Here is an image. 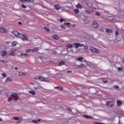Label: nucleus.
Segmentation results:
<instances>
[{
    "instance_id": "nucleus-52",
    "label": "nucleus",
    "mask_w": 124,
    "mask_h": 124,
    "mask_svg": "<svg viewBox=\"0 0 124 124\" xmlns=\"http://www.w3.org/2000/svg\"><path fill=\"white\" fill-rule=\"evenodd\" d=\"M84 49H85V50H87V49H88V46L87 45L84 46Z\"/></svg>"
},
{
    "instance_id": "nucleus-47",
    "label": "nucleus",
    "mask_w": 124,
    "mask_h": 124,
    "mask_svg": "<svg viewBox=\"0 0 124 124\" xmlns=\"http://www.w3.org/2000/svg\"><path fill=\"white\" fill-rule=\"evenodd\" d=\"M86 12L87 14H88V15L91 14V11H90L89 10H86Z\"/></svg>"
},
{
    "instance_id": "nucleus-29",
    "label": "nucleus",
    "mask_w": 124,
    "mask_h": 124,
    "mask_svg": "<svg viewBox=\"0 0 124 124\" xmlns=\"http://www.w3.org/2000/svg\"><path fill=\"white\" fill-rule=\"evenodd\" d=\"M52 54L53 55H58V52L56 50H53Z\"/></svg>"
},
{
    "instance_id": "nucleus-57",
    "label": "nucleus",
    "mask_w": 124,
    "mask_h": 124,
    "mask_svg": "<svg viewBox=\"0 0 124 124\" xmlns=\"http://www.w3.org/2000/svg\"><path fill=\"white\" fill-rule=\"evenodd\" d=\"M100 31H102L103 32H104V30H103V29H102V28H100Z\"/></svg>"
},
{
    "instance_id": "nucleus-35",
    "label": "nucleus",
    "mask_w": 124,
    "mask_h": 124,
    "mask_svg": "<svg viewBox=\"0 0 124 124\" xmlns=\"http://www.w3.org/2000/svg\"><path fill=\"white\" fill-rule=\"evenodd\" d=\"M44 30H46V31H50V29L47 28V27H44Z\"/></svg>"
},
{
    "instance_id": "nucleus-13",
    "label": "nucleus",
    "mask_w": 124,
    "mask_h": 124,
    "mask_svg": "<svg viewBox=\"0 0 124 124\" xmlns=\"http://www.w3.org/2000/svg\"><path fill=\"white\" fill-rule=\"evenodd\" d=\"M75 120L72 118L70 119L68 122L69 124H73V123H75Z\"/></svg>"
},
{
    "instance_id": "nucleus-23",
    "label": "nucleus",
    "mask_w": 124,
    "mask_h": 124,
    "mask_svg": "<svg viewBox=\"0 0 124 124\" xmlns=\"http://www.w3.org/2000/svg\"><path fill=\"white\" fill-rule=\"evenodd\" d=\"M83 117L86 119H92V116L90 115H84Z\"/></svg>"
},
{
    "instance_id": "nucleus-42",
    "label": "nucleus",
    "mask_w": 124,
    "mask_h": 124,
    "mask_svg": "<svg viewBox=\"0 0 124 124\" xmlns=\"http://www.w3.org/2000/svg\"><path fill=\"white\" fill-rule=\"evenodd\" d=\"M78 47H84V44H78Z\"/></svg>"
},
{
    "instance_id": "nucleus-60",
    "label": "nucleus",
    "mask_w": 124,
    "mask_h": 124,
    "mask_svg": "<svg viewBox=\"0 0 124 124\" xmlns=\"http://www.w3.org/2000/svg\"><path fill=\"white\" fill-rule=\"evenodd\" d=\"M68 73H72V71H68Z\"/></svg>"
},
{
    "instance_id": "nucleus-18",
    "label": "nucleus",
    "mask_w": 124,
    "mask_h": 124,
    "mask_svg": "<svg viewBox=\"0 0 124 124\" xmlns=\"http://www.w3.org/2000/svg\"><path fill=\"white\" fill-rule=\"evenodd\" d=\"M6 54H7V52L6 51H3L1 52V55H2V56H6Z\"/></svg>"
},
{
    "instance_id": "nucleus-46",
    "label": "nucleus",
    "mask_w": 124,
    "mask_h": 124,
    "mask_svg": "<svg viewBox=\"0 0 124 124\" xmlns=\"http://www.w3.org/2000/svg\"><path fill=\"white\" fill-rule=\"evenodd\" d=\"M61 28L63 30H64V29H65V26L63 25H61Z\"/></svg>"
},
{
    "instance_id": "nucleus-64",
    "label": "nucleus",
    "mask_w": 124,
    "mask_h": 124,
    "mask_svg": "<svg viewBox=\"0 0 124 124\" xmlns=\"http://www.w3.org/2000/svg\"><path fill=\"white\" fill-rule=\"evenodd\" d=\"M97 124H102L101 123H97Z\"/></svg>"
},
{
    "instance_id": "nucleus-48",
    "label": "nucleus",
    "mask_w": 124,
    "mask_h": 124,
    "mask_svg": "<svg viewBox=\"0 0 124 124\" xmlns=\"http://www.w3.org/2000/svg\"><path fill=\"white\" fill-rule=\"evenodd\" d=\"M2 76L4 77V78H5L6 77V74L5 73L2 74Z\"/></svg>"
},
{
    "instance_id": "nucleus-62",
    "label": "nucleus",
    "mask_w": 124,
    "mask_h": 124,
    "mask_svg": "<svg viewBox=\"0 0 124 124\" xmlns=\"http://www.w3.org/2000/svg\"><path fill=\"white\" fill-rule=\"evenodd\" d=\"M69 48H68L67 49V52H69V51H70V50H69Z\"/></svg>"
},
{
    "instance_id": "nucleus-63",
    "label": "nucleus",
    "mask_w": 124,
    "mask_h": 124,
    "mask_svg": "<svg viewBox=\"0 0 124 124\" xmlns=\"http://www.w3.org/2000/svg\"><path fill=\"white\" fill-rule=\"evenodd\" d=\"M9 43V42H6V44H8Z\"/></svg>"
},
{
    "instance_id": "nucleus-53",
    "label": "nucleus",
    "mask_w": 124,
    "mask_h": 124,
    "mask_svg": "<svg viewBox=\"0 0 124 124\" xmlns=\"http://www.w3.org/2000/svg\"><path fill=\"white\" fill-rule=\"evenodd\" d=\"M64 21V19H63V18H60V21L61 22V23H62V21Z\"/></svg>"
},
{
    "instance_id": "nucleus-54",
    "label": "nucleus",
    "mask_w": 124,
    "mask_h": 124,
    "mask_svg": "<svg viewBox=\"0 0 124 124\" xmlns=\"http://www.w3.org/2000/svg\"><path fill=\"white\" fill-rule=\"evenodd\" d=\"M114 88L115 89H119V86L114 85Z\"/></svg>"
},
{
    "instance_id": "nucleus-24",
    "label": "nucleus",
    "mask_w": 124,
    "mask_h": 124,
    "mask_svg": "<svg viewBox=\"0 0 124 124\" xmlns=\"http://www.w3.org/2000/svg\"><path fill=\"white\" fill-rule=\"evenodd\" d=\"M74 11L75 13H76V14H78L79 12V10H78V9H75L74 10Z\"/></svg>"
},
{
    "instance_id": "nucleus-31",
    "label": "nucleus",
    "mask_w": 124,
    "mask_h": 124,
    "mask_svg": "<svg viewBox=\"0 0 124 124\" xmlns=\"http://www.w3.org/2000/svg\"><path fill=\"white\" fill-rule=\"evenodd\" d=\"M103 82L104 83H107V82H108V80L106 78H103Z\"/></svg>"
},
{
    "instance_id": "nucleus-10",
    "label": "nucleus",
    "mask_w": 124,
    "mask_h": 124,
    "mask_svg": "<svg viewBox=\"0 0 124 124\" xmlns=\"http://www.w3.org/2000/svg\"><path fill=\"white\" fill-rule=\"evenodd\" d=\"M65 64V62L64 61H60L58 64L59 66H62V65H64Z\"/></svg>"
},
{
    "instance_id": "nucleus-11",
    "label": "nucleus",
    "mask_w": 124,
    "mask_h": 124,
    "mask_svg": "<svg viewBox=\"0 0 124 124\" xmlns=\"http://www.w3.org/2000/svg\"><path fill=\"white\" fill-rule=\"evenodd\" d=\"M55 89H57V90H59V91H63V87L62 86H57L55 87Z\"/></svg>"
},
{
    "instance_id": "nucleus-49",
    "label": "nucleus",
    "mask_w": 124,
    "mask_h": 124,
    "mask_svg": "<svg viewBox=\"0 0 124 124\" xmlns=\"http://www.w3.org/2000/svg\"><path fill=\"white\" fill-rule=\"evenodd\" d=\"M21 7H22V8H27V6L24 4L21 5Z\"/></svg>"
},
{
    "instance_id": "nucleus-20",
    "label": "nucleus",
    "mask_w": 124,
    "mask_h": 124,
    "mask_svg": "<svg viewBox=\"0 0 124 124\" xmlns=\"http://www.w3.org/2000/svg\"><path fill=\"white\" fill-rule=\"evenodd\" d=\"M66 47H68V48H71V49L73 47V46L70 44H67L66 45Z\"/></svg>"
},
{
    "instance_id": "nucleus-36",
    "label": "nucleus",
    "mask_w": 124,
    "mask_h": 124,
    "mask_svg": "<svg viewBox=\"0 0 124 124\" xmlns=\"http://www.w3.org/2000/svg\"><path fill=\"white\" fill-rule=\"evenodd\" d=\"M65 25H66V26H68V27H71V24L68 22L65 23Z\"/></svg>"
},
{
    "instance_id": "nucleus-58",
    "label": "nucleus",
    "mask_w": 124,
    "mask_h": 124,
    "mask_svg": "<svg viewBox=\"0 0 124 124\" xmlns=\"http://www.w3.org/2000/svg\"><path fill=\"white\" fill-rule=\"evenodd\" d=\"M37 122H41V119H38V120H37Z\"/></svg>"
},
{
    "instance_id": "nucleus-15",
    "label": "nucleus",
    "mask_w": 124,
    "mask_h": 124,
    "mask_svg": "<svg viewBox=\"0 0 124 124\" xmlns=\"http://www.w3.org/2000/svg\"><path fill=\"white\" fill-rule=\"evenodd\" d=\"M8 81L9 82H12V81H13V79L11 78L8 77L7 78L5 82H8Z\"/></svg>"
},
{
    "instance_id": "nucleus-51",
    "label": "nucleus",
    "mask_w": 124,
    "mask_h": 124,
    "mask_svg": "<svg viewBox=\"0 0 124 124\" xmlns=\"http://www.w3.org/2000/svg\"><path fill=\"white\" fill-rule=\"evenodd\" d=\"M32 123H33L34 124H36L37 123V121L35 120H32Z\"/></svg>"
},
{
    "instance_id": "nucleus-14",
    "label": "nucleus",
    "mask_w": 124,
    "mask_h": 124,
    "mask_svg": "<svg viewBox=\"0 0 124 124\" xmlns=\"http://www.w3.org/2000/svg\"><path fill=\"white\" fill-rule=\"evenodd\" d=\"M106 31L107 32H108V33H112L113 32V30H111V29H109L108 28H107L106 29Z\"/></svg>"
},
{
    "instance_id": "nucleus-55",
    "label": "nucleus",
    "mask_w": 124,
    "mask_h": 124,
    "mask_svg": "<svg viewBox=\"0 0 124 124\" xmlns=\"http://www.w3.org/2000/svg\"><path fill=\"white\" fill-rule=\"evenodd\" d=\"M12 99L11 97H9L8 98V101H11Z\"/></svg>"
},
{
    "instance_id": "nucleus-32",
    "label": "nucleus",
    "mask_w": 124,
    "mask_h": 124,
    "mask_svg": "<svg viewBox=\"0 0 124 124\" xmlns=\"http://www.w3.org/2000/svg\"><path fill=\"white\" fill-rule=\"evenodd\" d=\"M119 34H120V33H119V31H115V36H118V35H119Z\"/></svg>"
},
{
    "instance_id": "nucleus-12",
    "label": "nucleus",
    "mask_w": 124,
    "mask_h": 124,
    "mask_svg": "<svg viewBox=\"0 0 124 124\" xmlns=\"http://www.w3.org/2000/svg\"><path fill=\"white\" fill-rule=\"evenodd\" d=\"M123 104V102L121 100H118L117 102V106L119 107V106H121V105Z\"/></svg>"
},
{
    "instance_id": "nucleus-2",
    "label": "nucleus",
    "mask_w": 124,
    "mask_h": 124,
    "mask_svg": "<svg viewBox=\"0 0 124 124\" xmlns=\"http://www.w3.org/2000/svg\"><path fill=\"white\" fill-rule=\"evenodd\" d=\"M106 105L108 107H109L110 108H112L114 107V105H115V101H108L106 102Z\"/></svg>"
},
{
    "instance_id": "nucleus-59",
    "label": "nucleus",
    "mask_w": 124,
    "mask_h": 124,
    "mask_svg": "<svg viewBox=\"0 0 124 124\" xmlns=\"http://www.w3.org/2000/svg\"><path fill=\"white\" fill-rule=\"evenodd\" d=\"M18 24H19V25H22V22H18Z\"/></svg>"
},
{
    "instance_id": "nucleus-17",
    "label": "nucleus",
    "mask_w": 124,
    "mask_h": 124,
    "mask_svg": "<svg viewBox=\"0 0 124 124\" xmlns=\"http://www.w3.org/2000/svg\"><path fill=\"white\" fill-rule=\"evenodd\" d=\"M54 8L55 9H56V10H60V5L59 4L55 5Z\"/></svg>"
},
{
    "instance_id": "nucleus-41",
    "label": "nucleus",
    "mask_w": 124,
    "mask_h": 124,
    "mask_svg": "<svg viewBox=\"0 0 124 124\" xmlns=\"http://www.w3.org/2000/svg\"><path fill=\"white\" fill-rule=\"evenodd\" d=\"M31 49H27L26 50V53H30V52H31Z\"/></svg>"
},
{
    "instance_id": "nucleus-8",
    "label": "nucleus",
    "mask_w": 124,
    "mask_h": 124,
    "mask_svg": "<svg viewBox=\"0 0 124 124\" xmlns=\"http://www.w3.org/2000/svg\"><path fill=\"white\" fill-rule=\"evenodd\" d=\"M52 38L53 39H55V40H59L60 39V37H59V35L57 34H54L52 36Z\"/></svg>"
},
{
    "instance_id": "nucleus-25",
    "label": "nucleus",
    "mask_w": 124,
    "mask_h": 124,
    "mask_svg": "<svg viewBox=\"0 0 124 124\" xmlns=\"http://www.w3.org/2000/svg\"><path fill=\"white\" fill-rule=\"evenodd\" d=\"M16 45H17V42L16 41H14L12 43V46H16Z\"/></svg>"
},
{
    "instance_id": "nucleus-16",
    "label": "nucleus",
    "mask_w": 124,
    "mask_h": 124,
    "mask_svg": "<svg viewBox=\"0 0 124 124\" xmlns=\"http://www.w3.org/2000/svg\"><path fill=\"white\" fill-rule=\"evenodd\" d=\"M26 74H27V73L26 72H19L18 73V75L19 76H23V75H26Z\"/></svg>"
},
{
    "instance_id": "nucleus-43",
    "label": "nucleus",
    "mask_w": 124,
    "mask_h": 124,
    "mask_svg": "<svg viewBox=\"0 0 124 124\" xmlns=\"http://www.w3.org/2000/svg\"><path fill=\"white\" fill-rule=\"evenodd\" d=\"M9 55H10V56H14V52H11V53H9Z\"/></svg>"
},
{
    "instance_id": "nucleus-39",
    "label": "nucleus",
    "mask_w": 124,
    "mask_h": 124,
    "mask_svg": "<svg viewBox=\"0 0 124 124\" xmlns=\"http://www.w3.org/2000/svg\"><path fill=\"white\" fill-rule=\"evenodd\" d=\"M95 15H96V16H100V13H98V12H96L95 13Z\"/></svg>"
},
{
    "instance_id": "nucleus-50",
    "label": "nucleus",
    "mask_w": 124,
    "mask_h": 124,
    "mask_svg": "<svg viewBox=\"0 0 124 124\" xmlns=\"http://www.w3.org/2000/svg\"><path fill=\"white\" fill-rule=\"evenodd\" d=\"M6 61L5 60H0V62H2V63H4Z\"/></svg>"
},
{
    "instance_id": "nucleus-30",
    "label": "nucleus",
    "mask_w": 124,
    "mask_h": 124,
    "mask_svg": "<svg viewBox=\"0 0 124 124\" xmlns=\"http://www.w3.org/2000/svg\"><path fill=\"white\" fill-rule=\"evenodd\" d=\"M74 45L75 46L76 48H78V47H79L78 44L76 43H74Z\"/></svg>"
},
{
    "instance_id": "nucleus-44",
    "label": "nucleus",
    "mask_w": 124,
    "mask_h": 124,
    "mask_svg": "<svg viewBox=\"0 0 124 124\" xmlns=\"http://www.w3.org/2000/svg\"><path fill=\"white\" fill-rule=\"evenodd\" d=\"M40 81H44V77H40Z\"/></svg>"
},
{
    "instance_id": "nucleus-56",
    "label": "nucleus",
    "mask_w": 124,
    "mask_h": 124,
    "mask_svg": "<svg viewBox=\"0 0 124 124\" xmlns=\"http://www.w3.org/2000/svg\"><path fill=\"white\" fill-rule=\"evenodd\" d=\"M68 110L69 111V112H72V111L71 110V108H68Z\"/></svg>"
},
{
    "instance_id": "nucleus-38",
    "label": "nucleus",
    "mask_w": 124,
    "mask_h": 124,
    "mask_svg": "<svg viewBox=\"0 0 124 124\" xmlns=\"http://www.w3.org/2000/svg\"><path fill=\"white\" fill-rule=\"evenodd\" d=\"M20 2H22L24 3V2H27V0H19Z\"/></svg>"
},
{
    "instance_id": "nucleus-37",
    "label": "nucleus",
    "mask_w": 124,
    "mask_h": 124,
    "mask_svg": "<svg viewBox=\"0 0 124 124\" xmlns=\"http://www.w3.org/2000/svg\"><path fill=\"white\" fill-rule=\"evenodd\" d=\"M118 71H123L124 70L123 69V68L119 67L118 68Z\"/></svg>"
},
{
    "instance_id": "nucleus-3",
    "label": "nucleus",
    "mask_w": 124,
    "mask_h": 124,
    "mask_svg": "<svg viewBox=\"0 0 124 124\" xmlns=\"http://www.w3.org/2000/svg\"><path fill=\"white\" fill-rule=\"evenodd\" d=\"M0 32H4V33H6L8 32V31L7 29H5L4 27H0Z\"/></svg>"
},
{
    "instance_id": "nucleus-9",
    "label": "nucleus",
    "mask_w": 124,
    "mask_h": 124,
    "mask_svg": "<svg viewBox=\"0 0 124 124\" xmlns=\"http://www.w3.org/2000/svg\"><path fill=\"white\" fill-rule=\"evenodd\" d=\"M88 65V63L87 62H85V63H81L79 65L80 68H81V67H86V66H87Z\"/></svg>"
},
{
    "instance_id": "nucleus-19",
    "label": "nucleus",
    "mask_w": 124,
    "mask_h": 124,
    "mask_svg": "<svg viewBox=\"0 0 124 124\" xmlns=\"http://www.w3.org/2000/svg\"><path fill=\"white\" fill-rule=\"evenodd\" d=\"M76 61H77L78 62H82V61H83V57H80L78 58H77Z\"/></svg>"
},
{
    "instance_id": "nucleus-6",
    "label": "nucleus",
    "mask_w": 124,
    "mask_h": 124,
    "mask_svg": "<svg viewBox=\"0 0 124 124\" xmlns=\"http://www.w3.org/2000/svg\"><path fill=\"white\" fill-rule=\"evenodd\" d=\"M10 96L14 97L15 100H18V99H19V98H18V95H17V94H16L15 93L11 94L10 95Z\"/></svg>"
},
{
    "instance_id": "nucleus-34",
    "label": "nucleus",
    "mask_w": 124,
    "mask_h": 124,
    "mask_svg": "<svg viewBox=\"0 0 124 124\" xmlns=\"http://www.w3.org/2000/svg\"><path fill=\"white\" fill-rule=\"evenodd\" d=\"M27 2H33L34 1V0H26Z\"/></svg>"
},
{
    "instance_id": "nucleus-26",
    "label": "nucleus",
    "mask_w": 124,
    "mask_h": 124,
    "mask_svg": "<svg viewBox=\"0 0 124 124\" xmlns=\"http://www.w3.org/2000/svg\"><path fill=\"white\" fill-rule=\"evenodd\" d=\"M76 7L77 8H81L82 7V5L80 3H78L76 5Z\"/></svg>"
},
{
    "instance_id": "nucleus-40",
    "label": "nucleus",
    "mask_w": 124,
    "mask_h": 124,
    "mask_svg": "<svg viewBox=\"0 0 124 124\" xmlns=\"http://www.w3.org/2000/svg\"><path fill=\"white\" fill-rule=\"evenodd\" d=\"M36 85H37V87H34V89H35V90H38L39 89V87L38 86V84H36Z\"/></svg>"
},
{
    "instance_id": "nucleus-4",
    "label": "nucleus",
    "mask_w": 124,
    "mask_h": 124,
    "mask_svg": "<svg viewBox=\"0 0 124 124\" xmlns=\"http://www.w3.org/2000/svg\"><path fill=\"white\" fill-rule=\"evenodd\" d=\"M90 50L93 52V53H99V50L96 49L95 48L93 47H91L90 48Z\"/></svg>"
},
{
    "instance_id": "nucleus-1",
    "label": "nucleus",
    "mask_w": 124,
    "mask_h": 124,
    "mask_svg": "<svg viewBox=\"0 0 124 124\" xmlns=\"http://www.w3.org/2000/svg\"><path fill=\"white\" fill-rule=\"evenodd\" d=\"M12 33H13L16 37H18L21 39H22L23 41H26V40H28V36L26 34H23L22 33H20L18 31H14L11 32Z\"/></svg>"
},
{
    "instance_id": "nucleus-61",
    "label": "nucleus",
    "mask_w": 124,
    "mask_h": 124,
    "mask_svg": "<svg viewBox=\"0 0 124 124\" xmlns=\"http://www.w3.org/2000/svg\"><path fill=\"white\" fill-rule=\"evenodd\" d=\"M119 124H122V123H121V120H119Z\"/></svg>"
},
{
    "instance_id": "nucleus-33",
    "label": "nucleus",
    "mask_w": 124,
    "mask_h": 124,
    "mask_svg": "<svg viewBox=\"0 0 124 124\" xmlns=\"http://www.w3.org/2000/svg\"><path fill=\"white\" fill-rule=\"evenodd\" d=\"M44 82H49V81L48 80V78H44Z\"/></svg>"
},
{
    "instance_id": "nucleus-27",
    "label": "nucleus",
    "mask_w": 124,
    "mask_h": 124,
    "mask_svg": "<svg viewBox=\"0 0 124 124\" xmlns=\"http://www.w3.org/2000/svg\"><path fill=\"white\" fill-rule=\"evenodd\" d=\"M80 65H77V64H74V68H80Z\"/></svg>"
},
{
    "instance_id": "nucleus-21",
    "label": "nucleus",
    "mask_w": 124,
    "mask_h": 124,
    "mask_svg": "<svg viewBox=\"0 0 124 124\" xmlns=\"http://www.w3.org/2000/svg\"><path fill=\"white\" fill-rule=\"evenodd\" d=\"M22 120H23V119L22 118H20L16 122V124H20V123H22Z\"/></svg>"
},
{
    "instance_id": "nucleus-28",
    "label": "nucleus",
    "mask_w": 124,
    "mask_h": 124,
    "mask_svg": "<svg viewBox=\"0 0 124 124\" xmlns=\"http://www.w3.org/2000/svg\"><path fill=\"white\" fill-rule=\"evenodd\" d=\"M14 120H15V121H18V120H20V118L17 116H15L14 117Z\"/></svg>"
},
{
    "instance_id": "nucleus-7",
    "label": "nucleus",
    "mask_w": 124,
    "mask_h": 124,
    "mask_svg": "<svg viewBox=\"0 0 124 124\" xmlns=\"http://www.w3.org/2000/svg\"><path fill=\"white\" fill-rule=\"evenodd\" d=\"M39 49L37 47H35L33 49H31V52L34 53V52H38Z\"/></svg>"
},
{
    "instance_id": "nucleus-5",
    "label": "nucleus",
    "mask_w": 124,
    "mask_h": 124,
    "mask_svg": "<svg viewBox=\"0 0 124 124\" xmlns=\"http://www.w3.org/2000/svg\"><path fill=\"white\" fill-rule=\"evenodd\" d=\"M92 27L94 29H97L98 28V23L96 21H93L92 24Z\"/></svg>"
},
{
    "instance_id": "nucleus-22",
    "label": "nucleus",
    "mask_w": 124,
    "mask_h": 124,
    "mask_svg": "<svg viewBox=\"0 0 124 124\" xmlns=\"http://www.w3.org/2000/svg\"><path fill=\"white\" fill-rule=\"evenodd\" d=\"M30 93H32V95H35V92L33 90L29 91Z\"/></svg>"
},
{
    "instance_id": "nucleus-45",
    "label": "nucleus",
    "mask_w": 124,
    "mask_h": 124,
    "mask_svg": "<svg viewBox=\"0 0 124 124\" xmlns=\"http://www.w3.org/2000/svg\"><path fill=\"white\" fill-rule=\"evenodd\" d=\"M35 79V80H40V77H36Z\"/></svg>"
}]
</instances>
